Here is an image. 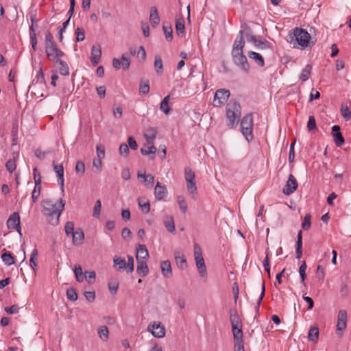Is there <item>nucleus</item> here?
I'll return each mask as SVG.
<instances>
[{
    "instance_id": "774afa93",
    "label": "nucleus",
    "mask_w": 351,
    "mask_h": 351,
    "mask_svg": "<svg viewBox=\"0 0 351 351\" xmlns=\"http://www.w3.org/2000/svg\"><path fill=\"white\" fill-rule=\"evenodd\" d=\"M56 44L53 40V36L50 32H47L45 35V46H49Z\"/></svg>"
},
{
    "instance_id": "603ef678",
    "label": "nucleus",
    "mask_w": 351,
    "mask_h": 351,
    "mask_svg": "<svg viewBox=\"0 0 351 351\" xmlns=\"http://www.w3.org/2000/svg\"><path fill=\"white\" fill-rule=\"evenodd\" d=\"M307 265L305 261H303L301 264L300 268H299V274L301 278V282H304L306 279V269Z\"/></svg>"
},
{
    "instance_id": "5fc2aeb1",
    "label": "nucleus",
    "mask_w": 351,
    "mask_h": 351,
    "mask_svg": "<svg viewBox=\"0 0 351 351\" xmlns=\"http://www.w3.org/2000/svg\"><path fill=\"white\" fill-rule=\"evenodd\" d=\"M119 154L123 157H127L129 154L130 150L128 145L126 143H122L119 149Z\"/></svg>"
},
{
    "instance_id": "7c9ffc66",
    "label": "nucleus",
    "mask_w": 351,
    "mask_h": 351,
    "mask_svg": "<svg viewBox=\"0 0 351 351\" xmlns=\"http://www.w3.org/2000/svg\"><path fill=\"white\" fill-rule=\"evenodd\" d=\"M114 265L117 267V269L118 271H121L123 269L128 270V266L126 264V261L124 258H121L120 257H115L113 260Z\"/></svg>"
},
{
    "instance_id": "f3484780",
    "label": "nucleus",
    "mask_w": 351,
    "mask_h": 351,
    "mask_svg": "<svg viewBox=\"0 0 351 351\" xmlns=\"http://www.w3.org/2000/svg\"><path fill=\"white\" fill-rule=\"evenodd\" d=\"M234 340V343H239V345H244L243 343V333L242 330V326H231Z\"/></svg>"
},
{
    "instance_id": "bf43d9fd",
    "label": "nucleus",
    "mask_w": 351,
    "mask_h": 351,
    "mask_svg": "<svg viewBox=\"0 0 351 351\" xmlns=\"http://www.w3.org/2000/svg\"><path fill=\"white\" fill-rule=\"evenodd\" d=\"M95 278L96 274L94 271L85 272V278L89 284H93L95 280Z\"/></svg>"
},
{
    "instance_id": "f257e3e1",
    "label": "nucleus",
    "mask_w": 351,
    "mask_h": 351,
    "mask_svg": "<svg viewBox=\"0 0 351 351\" xmlns=\"http://www.w3.org/2000/svg\"><path fill=\"white\" fill-rule=\"evenodd\" d=\"M43 213L47 218L48 222L56 226L59 222V218L64 210L65 202L62 199L55 202L52 199H44L41 203Z\"/></svg>"
},
{
    "instance_id": "c756f323",
    "label": "nucleus",
    "mask_w": 351,
    "mask_h": 351,
    "mask_svg": "<svg viewBox=\"0 0 351 351\" xmlns=\"http://www.w3.org/2000/svg\"><path fill=\"white\" fill-rule=\"evenodd\" d=\"M154 66L156 73L161 75L163 73V64L160 56H155Z\"/></svg>"
},
{
    "instance_id": "0e129e2a",
    "label": "nucleus",
    "mask_w": 351,
    "mask_h": 351,
    "mask_svg": "<svg viewBox=\"0 0 351 351\" xmlns=\"http://www.w3.org/2000/svg\"><path fill=\"white\" fill-rule=\"evenodd\" d=\"M33 174L35 185H41V176L36 167L33 169Z\"/></svg>"
},
{
    "instance_id": "58836bf2",
    "label": "nucleus",
    "mask_w": 351,
    "mask_h": 351,
    "mask_svg": "<svg viewBox=\"0 0 351 351\" xmlns=\"http://www.w3.org/2000/svg\"><path fill=\"white\" fill-rule=\"evenodd\" d=\"M311 69H312L311 65H310V64L306 65V66L302 70V71L300 75V79L302 82H306L308 79V77L311 75Z\"/></svg>"
},
{
    "instance_id": "69168bd1",
    "label": "nucleus",
    "mask_w": 351,
    "mask_h": 351,
    "mask_svg": "<svg viewBox=\"0 0 351 351\" xmlns=\"http://www.w3.org/2000/svg\"><path fill=\"white\" fill-rule=\"evenodd\" d=\"M75 171L77 174L83 175L85 172V165L82 161H77L75 165Z\"/></svg>"
},
{
    "instance_id": "a19ab883",
    "label": "nucleus",
    "mask_w": 351,
    "mask_h": 351,
    "mask_svg": "<svg viewBox=\"0 0 351 351\" xmlns=\"http://www.w3.org/2000/svg\"><path fill=\"white\" fill-rule=\"evenodd\" d=\"M138 205L141 210L147 213L150 210V205L149 202L145 201L144 198H138Z\"/></svg>"
},
{
    "instance_id": "423d86ee",
    "label": "nucleus",
    "mask_w": 351,
    "mask_h": 351,
    "mask_svg": "<svg viewBox=\"0 0 351 351\" xmlns=\"http://www.w3.org/2000/svg\"><path fill=\"white\" fill-rule=\"evenodd\" d=\"M45 53L47 58L55 63H58V61L64 56V52L58 47L56 43L45 46Z\"/></svg>"
},
{
    "instance_id": "3c124183",
    "label": "nucleus",
    "mask_w": 351,
    "mask_h": 351,
    "mask_svg": "<svg viewBox=\"0 0 351 351\" xmlns=\"http://www.w3.org/2000/svg\"><path fill=\"white\" fill-rule=\"evenodd\" d=\"M149 91V82L147 81L145 82H141L139 87V93L143 95H147Z\"/></svg>"
},
{
    "instance_id": "052dcab7",
    "label": "nucleus",
    "mask_w": 351,
    "mask_h": 351,
    "mask_svg": "<svg viewBox=\"0 0 351 351\" xmlns=\"http://www.w3.org/2000/svg\"><path fill=\"white\" fill-rule=\"evenodd\" d=\"M307 128L311 132L316 130V121L315 117L313 115H311L308 117Z\"/></svg>"
},
{
    "instance_id": "a878e982",
    "label": "nucleus",
    "mask_w": 351,
    "mask_h": 351,
    "mask_svg": "<svg viewBox=\"0 0 351 351\" xmlns=\"http://www.w3.org/2000/svg\"><path fill=\"white\" fill-rule=\"evenodd\" d=\"M92 53H91V58L90 60L92 64L94 66H96L98 64L99 61L100 60L101 56V51L99 47H97L95 46H93L92 47Z\"/></svg>"
},
{
    "instance_id": "bb28decb",
    "label": "nucleus",
    "mask_w": 351,
    "mask_h": 351,
    "mask_svg": "<svg viewBox=\"0 0 351 351\" xmlns=\"http://www.w3.org/2000/svg\"><path fill=\"white\" fill-rule=\"evenodd\" d=\"M157 135V130L154 128H148L144 133V138L147 140L148 143H153L154 140Z\"/></svg>"
},
{
    "instance_id": "72a5a7b5",
    "label": "nucleus",
    "mask_w": 351,
    "mask_h": 351,
    "mask_svg": "<svg viewBox=\"0 0 351 351\" xmlns=\"http://www.w3.org/2000/svg\"><path fill=\"white\" fill-rule=\"evenodd\" d=\"M1 259L3 262L8 266H10L14 263V258L10 252L5 251L1 255Z\"/></svg>"
},
{
    "instance_id": "0eeeda50",
    "label": "nucleus",
    "mask_w": 351,
    "mask_h": 351,
    "mask_svg": "<svg viewBox=\"0 0 351 351\" xmlns=\"http://www.w3.org/2000/svg\"><path fill=\"white\" fill-rule=\"evenodd\" d=\"M232 56L235 64L239 66L245 73L249 72L250 66L247 58L243 55V51H232Z\"/></svg>"
},
{
    "instance_id": "b1692460",
    "label": "nucleus",
    "mask_w": 351,
    "mask_h": 351,
    "mask_svg": "<svg viewBox=\"0 0 351 351\" xmlns=\"http://www.w3.org/2000/svg\"><path fill=\"white\" fill-rule=\"evenodd\" d=\"M296 258L300 259L302 256V232L300 230L297 236V241L295 244Z\"/></svg>"
},
{
    "instance_id": "a211bd4d",
    "label": "nucleus",
    "mask_w": 351,
    "mask_h": 351,
    "mask_svg": "<svg viewBox=\"0 0 351 351\" xmlns=\"http://www.w3.org/2000/svg\"><path fill=\"white\" fill-rule=\"evenodd\" d=\"M167 190L165 185L161 184L159 182H158L154 189V195L156 199L158 200H162L167 196Z\"/></svg>"
},
{
    "instance_id": "4d7b16f0",
    "label": "nucleus",
    "mask_w": 351,
    "mask_h": 351,
    "mask_svg": "<svg viewBox=\"0 0 351 351\" xmlns=\"http://www.w3.org/2000/svg\"><path fill=\"white\" fill-rule=\"evenodd\" d=\"M184 178L186 181L194 180H195V173L189 167H186L184 169Z\"/></svg>"
},
{
    "instance_id": "393cba45",
    "label": "nucleus",
    "mask_w": 351,
    "mask_h": 351,
    "mask_svg": "<svg viewBox=\"0 0 351 351\" xmlns=\"http://www.w3.org/2000/svg\"><path fill=\"white\" fill-rule=\"evenodd\" d=\"M136 272L138 276L141 277L146 276L149 273V268L147 265V261H137Z\"/></svg>"
},
{
    "instance_id": "37998d69",
    "label": "nucleus",
    "mask_w": 351,
    "mask_h": 351,
    "mask_svg": "<svg viewBox=\"0 0 351 351\" xmlns=\"http://www.w3.org/2000/svg\"><path fill=\"white\" fill-rule=\"evenodd\" d=\"M75 276L76 280L79 282H82L84 280L83 271L80 265H75L74 269Z\"/></svg>"
},
{
    "instance_id": "c9c22d12",
    "label": "nucleus",
    "mask_w": 351,
    "mask_h": 351,
    "mask_svg": "<svg viewBox=\"0 0 351 351\" xmlns=\"http://www.w3.org/2000/svg\"><path fill=\"white\" fill-rule=\"evenodd\" d=\"M248 56L250 58L253 59L256 61L258 65L261 66H263L265 64L264 60L261 55H260L258 53L254 52V51H250L248 53Z\"/></svg>"
},
{
    "instance_id": "338daca9",
    "label": "nucleus",
    "mask_w": 351,
    "mask_h": 351,
    "mask_svg": "<svg viewBox=\"0 0 351 351\" xmlns=\"http://www.w3.org/2000/svg\"><path fill=\"white\" fill-rule=\"evenodd\" d=\"M341 115L348 121L351 119V111L349 110L348 106H341Z\"/></svg>"
},
{
    "instance_id": "4be33fe9",
    "label": "nucleus",
    "mask_w": 351,
    "mask_h": 351,
    "mask_svg": "<svg viewBox=\"0 0 351 351\" xmlns=\"http://www.w3.org/2000/svg\"><path fill=\"white\" fill-rule=\"evenodd\" d=\"M71 236L74 245H80L83 243L84 239V234L81 228L76 229Z\"/></svg>"
},
{
    "instance_id": "8fccbe9b",
    "label": "nucleus",
    "mask_w": 351,
    "mask_h": 351,
    "mask_svg": "<svg viewBox=\"0 0 351 351\" xmlns=\"http://www.w3.org/2000/svg\"><path fill=\"white\" fill-rule=\"evenodd\" d=\"M178 202L179 204V207L182 213H186L187 211V203L183 197L179 196L178 197Z\"/></svg>"
},
{
    "instance_id": "f03ea898",
    "label": "nucleus",
    "mask_w": 351,
    "mask_h": 351,
    "mask_svg": "<svg viewBox=\"0 0 351 351\" xmlns=\"http://www.w3.org/2000/svg\"><path fill=\"white\" fill-rule=\"evenodd\" d=\"M288 41L295 47L298 45L301 49L314 45L315 42L311 40V38L308 32L301 27H295L291 34L289 35Z\"/></svg>"
},
{
    "instance_id": "39448f33",
    "label": "nucleus",
    "mask_w": 351,
    "mask_h": 351,
    "mask_svg": "<svg viewBox=\"0 0 351 351\" xmlns=\"http://www.w3.org/2000/svg\"><path fill=\"white\" fill-rule=\"evenodd\" d=\"M194 256L199 275L202 277L206 276L207 274L206 267L202 256L201 248L198 244L194 245Z\"/></svg>"
},
{
    "instance_id": "de8ad7c7",
    "label": "nucleus",
    "mask_w": 351,
    "mask_h": 351,
    "mask_svg": "<svg viewBox=\"0 0 351 351\" xmlns=\"http://www.w3.org/2000/svg\"><path fill=\"white\" fill-rule=\"evenodd\" d=\"M5 167L10 173H12L14 171H15L16 168V165L14 157L13 158V159H10L6 162Z\"/></svg>"
},
{
    "instance_id": "473e14b6",
    "label": "nucleus",
    "mask_w": 351,
    "mask_h": 351,
    "mask_svg": "<svg viewBox=\"0 0 351 351\" xmlns=\"http://www.w3.org/2000/svg\"><path fill=\"white\" fill-rule=\"evenodd\" d=\"M99 338L104 342L109 339V330L106 326H101L98 328Z\"/></svg>"
},
{
    "instance_id": "1a4fd4ad",
    "label": "nucleus",
    "mask_w": 351,
    "mask_h": 351,
    "mask_svg": "<svg viewBox=\"0 0 351 351\" xmlns=\"http://www.w3.org/2000/svg\"><path fill=\"white\" fill-rule=\"evenodd\" d=\"M7 228L8 229L16 230L21 236V228L20 223V216L17 212L13 213L8 218L6 222Z\"/></svg>"
},
{
    "instance_id": "f704fd0d",
    "label": "nucleus",
    "mask_w": 351,
    "mask_h": 351,
    "mask_svg": "<svg viewBox=\"0 0 351 351\" xmlns=\"http://www.w3.org/2000/svg\"><path fill=\"white\" fill-rule=\"evenodd\" d=\"M37 256H38V250L36 248H34L31 254V256H30V259H29V265H30V267L33 269L35 274L36 271V267L38 266Z\"/></svg>"
},
{
    "instance_id": "c85d7f7f",
    "label": "nucleus",
    "mask_w": 351,
    "mask_h": 351,
    "mask_svg": "<svg viewBox=\"0 0 351 351\" xmlns=\"http://www.w3.org/2000/svg\"><path fill=\"white\" fill-rule=\"evenodd\" d=\"M149 20L154 27H156L160 23L159 15L157 9L155 7H153L151 9Z\"/></svg>"
},
{
    "instance_id": "4468645a",
    "label": "nucleus",
    "mask_w": 351,
    "mask_h": 351,
    "mask_svg": "<svg viewBox=\"0 0 351 351\" xmlns=\"http://www.w3.org/2000/svg\"><path fill=\"white\" fill-rule=\"evenodd\" d=\"M340 130L341 128L339 125H335L332 127V136L333 137L335 144L337 147H341L345 143L344 138L343 137Z\"/></svg>"
},
{
    "instance_id": "ea45409f",
    "label": "nucleus",
    "mask_w": 351,
    "mask_h": 351,
    "mask_svg": "<svg viewBox=\"0 0 351 351\" xmlns=\"http://www.w3.org/2000/svg\"><path fill=\"white\" fill-rule=\"evenodd\" d=\"M184 21L183 19H177L176 21V29L178 36L184 33Z\"/></svg>"
},
{
    "instance_id": "dca6fc26",
    "label": "nucleus",
    "mask_w": 351,
    "mask_h": 351,
    "mask_svg": "<svg viewBox=\"0 0 351 351\" xmlns=\"http://www.w3.org/2000/svg\"><path fill=\"white\" fill-rule=\"evenodd\" d=\"M245 46V40H244V36H243V31L240 30L239 32V34L237 37L236 38L232 50V51H243V47Z\"/></svg>"
},
{
    "instance_id": "e2e57ef3",
    "label": "nucleus",
    "mask_w": 351,
    "mask_h": 351,
    "mask_svg": "<svg viewBox=\"0 0 351 351\" xmlns=\"http://www.w3.org/2000/svg\"><path fill=\"white\" fill-rule=\"evenodd\" d=\"M75 34H76V41L77 42H81L83 41L85 39L84 36V31L81 27H77L75 29Z\"/></svg>"
},
{
    "instance_id": "aec40b11",
    "label": "nucleus",
    "mask_w": 351,
    "mask_h": 351,
    "mask_svg": "<svg viewBox=\"0 0 351 351\" xmlns=\"http://www.w3.org/2000/svg\"><path fill=\"white\" fill-rule=\"evenodd\" d=\"M53 168L56 171L58 180L59 184L62 191H64V168L62 165H55L53 162Z\"/></svg>"
},
{
    "instance_id": "7ed1b4c3",
    "label": "nucleus",
    "mask_w": 351,
    "mask_h": 351,
    "mask_svg": "<svg viewBox=\"0 0 351 351\" xmlns=\"http://www.w3.org/2000/svg\"><path fill=\"white\" fill-rule=\"evenodd\" d=\"M241 115V107L237 101L230 100L226 106V118L228 120V126L230 128H235Z\"/></svg>"
},
{
    "instance_id": "864d4df0",
    "label": "nucleus",
    "mask_w": 351,
    "mask_h": 351,
    "mask_svg": "<svg viewBox=\"0 0 351 351\" xmlns=\"http://www.w3.org/2000/svg\"><path fill=\"white\" fill-rule=\"evenodd\" d=\"M101 208V202L100 200H97L93 208V216L96 218H99L100 216V212Z\"/></svg>"
},
{
    "instance_id": "e433bc0d",
    "label": "nucleus",
    "mask_w": 351,
    "mask_h": 351,
    "mask_svg": "<svg viewBox=\"0 0 351 351\" xmlns=\"http://www.w3.org/2000/svg\"><path fill=\"white\" fill-rule=\"evenodd\" d=\"M59 64V73L62 75L67 76L69 75V68L67 63L62 60L58 61Z\"/></svg>"
},
{
    "instance_id": "ddd939ff",
    "label": "nucleus",
    "mask_w": 351,
    "mask_h": 351,
    "mask_svg": "<svg viewBox=\"0 0 351 351\" xmlns=\"http://www.w3.org/2000/svg\"><path fill=\"white\" fill-rule=\"evenodd\" d=\"M112 65L116 69H119L122 66V69L126 71L130 68V61L123 53L121 56V60L115 58L112 60Z\"/></svg>"
},
{
    "instance_id": "680f3d73",
    "label": "nucleus",
    "mask_w": 351,
    "mask_h": 351,
    "mask_svg": "<svg viewBox=\"0 0 351 351\" xmlns=\"http://www.w3.org/2000/svg\"><path fill=\"white\" fill-rule=\"evenodd\" d=\"M186 186L188 191L191 193L194 194L197 192V186L195 180L186 181Z\"/></svg>"
},
{
    "instance_id": "9d476101",
    "label": "nucleus",
    "mask_w": 351,
    "mask_h": 351,
    "mask_svg": "<svg viewBox=\"0 0 351 351\" xmlns=\"http://www.w3.org/2000/svg\"><path fill=\"white\" fill-rule=\"evenodd\" d=\"M347 312L345 310H340L338 313L337 316V334L339 336H341L343 330L346 328L347 326Z\"/></svg>"
},
{
    "instance_id": "13d9d810",
    "label": "nucleus",
    "mask_w": 351,
    "mask_h": 351,
    "mask_svg": "<svg viewBox=\"0 0 351 351\" xmlns=\"http://www.w3.org/2000/svg\"><path fill=\"white\" fill-rule=\"evenodd\" d=\"M311 215L306 214L304 218V220L302 223V228L304 230H308L311 227Z\"/></svg>"
},
{
    "instance_id": "5701e85b",
    "label": "nucleus",
    "mask_w": 351,
    "mask_h": 351,
    "mask_svg": "<svg viewBox=\"0 0 351 351\" xmlns=\"http://www.w3.org/2000/svg\"><path fill=\"white\" fill-rule=\"evenodd\" d=\"M162 274L165 278H170L172 276V269L169 261H164L160 263Z\"/></svg>"
},
{
    "instance_id": "2eb2a0df",
    "label": "nucleus",
    "mask_w": 351,
    "mask_h": 351,
    "mask_svg": "<svg viewBox=\"0 0 351 351\" xmlns=\"http://www.w3.org/2000/svg\"><path fill=\"white\" fill-rule=\"evenodd\" d=\"M149 258V253L146 246L143 244H138L136 247V259L137 261H147Z\"/></svg>"
},
{
    "instance_id": "2f4dec72",
    "label": "nucleus",
    "mask_w": 351,
    "mask_h": 351,
    "mask_svg": "<svg viewBox=\"0 0 351 351\" xmlns=\"http://www.w3.org/2000/svg\"><path fill=\"white\" fill-rule=\"evenodd\" d=\"M170 99V95H167L162 100L160 104V110L163 112L165 114H168L171 110L169 106V101Z\"/></svg>"
},
{
    "instance_id": "49530a36",
    "label": "nucleus",
    "mask_w": 351,
    "mask_h": 351,
    "mask_svg": "<svg viewBox=\"0 0 351 351\" xmlns=\"http://www.w3.org/2000/svg\"><path fill=\"white\" fill-rule=\"evenodd\" d=\"M41 191V185H35L32 193V199L34 203L36 202Z\"/></svg>"
},
{
    "instance_id": "c03bdc74",
    "label": "nucleus",
    "mask_w": 351,
    "mask_h": 351,
    "mask_svg": "<svg viewBox=\"0 0 351 351\" xmlns=\"http://www.w3.org/2000/svg\"><path fill=\"white\" fill-rule=\"evenodd\" d=\"M162 29L167 41L170 42L173 40V29L171 26L162 25Z\"/></svg>"
},
{
    "instance_id": "6e6d98bb",
    "label": "nucleus",
    "mask_w": 351,
    "mask_h": 351,
    "mask_svg": "<svg viewBox=\"0 0 351 351\" xmlns=\"http://www.w3.org/2000/svg\"><path fill=\"white\" fill-rule=\"evenodd\" d=\"M156 152V147L154 145H151L147 147H143L141 149V152L144 156H147L151 154H155Z\"/></svg>"
},
{
    "instance_id": "cd10ccee",
    "label": "nucleus",
    "mask_w": 351,
    "mask_h": 351,
    "mask_svg": "<svg viewBox=\"0 0 351 351\" xmlns=\"http://www.w3.org/2000/svg\"><path fill=\"white\" fill-rule=\"evenodd\" d=\"M319 328L317 326H311L308 334V339L310 341L317 342L319 338Z\"/></svg>"
},
{
    "instance_id": "412c9836",
    "label": "nucleus",
    "mask_w": 351,
    "mask_h": 351,
    "mask_svg": "<svg viewBox=\"0 0 351 351\" xmlns=\"http://www.w3.org/2000/svg\"><path fill=\"white\" fill-rule=\"evenodd\" d=\"M230 321L231 326H242L241 319L237 311L234 309L230 310Z\"/></svg>"
},
{
    "instance_id": "a18cd8bd",
    "label": "nucleus",
    "mask_w": 351,
    "mask_h": 351,
    "mask_svg": "<svg viewBox=\"0 0 351 351\" xmlns=\"http://www.w3.org/2000/svg\"><path fill=\"white\" fill-rule=\"evenodd\" d=\"M67 299L70 301L75 302L77 300V294L74 288H69L66 291Z\"/></svg>"
},
{
    "instance_id": "4c0bfd02",
    "label": "nucleus",
    "mask_w": 351,
    "mask_h": 351,
    "mask_svg": "<svg viewBox=\"0 0 351 351\" xmlns=\"http://www.w3.org/2000/svg\"><path fill=\"white\" fill-rule=\"evenodd\" d=\"M164 224L167 230L171 232H175L174 221L172 217H167L164 220Z\"/></svg>"
},
{
    "instance_id": "6ab92c4d",
    "label": "nucleus",
    "mask_w": 351,
    "mask_h": 351,
    "mask_svg": "<svg viewBox=\"0 0 351 351\" xmlns=\"http://www.w3.org/2000/svg\"><path fill=\"white\" fill-rule=\"evenodd\" d=\"M174 258L176 262L177 266L181 269H184L187 267L186 260L182 252L180 251H176L174 253Z\"/></svg>"
},
{
    "instance_id": "20e7f679",
    "label": "nucleus",
    "mask_w": 351,
    "mask_h": 351,
    "mask_svg": "<svg viewBox=\"0 0 351 351\" xmlns=\"http://www.w3.org/2000/svg\"><path fill=\"white\" fill-rule=\"evenodd\" d=\"M253 127V115L252 113H248L241 121V132L247 142L252 141L254 138L252 134Z\"/></svg>"
},
{
    "instance_id": "79ce46f5",
    "label": "nucleus",
    "mask_w": 351,
    "mask_h": 351,
    "mask_svg": "<svg viewBox=\"0 0 351 351\" xmlns=\"http://www.w3.org/2000/svg\"><path fill=\"white\" fill-rule=\"evenodd\" d=\"M143 178L144 179L145 182L147 184L152 185L154 182V177L152 174H147L145 173H141L140 172H138V178Z\"/></svg>"
},
{
    "instance_id": "6e6552de",
    "label": "nucleus",
    "mask_w": 351,
    "mask_h": 351,
    "mask_svg": "<svg viewBox=\"0 0 351 351\" xmlns=\"http://www.w3.org/2000/svg\"><path fill=\"white\" fill-rule=\"evenodd\" d=\"M230 96V92L229 90L220 88L218 89L214 96V106H221L222 104L226 103Z\"/></svg>"
},
{
    "instance_id": "9b49d317",
    "label": "nucleus",
    "mask_w": 351,
    "mask_h": 351,
    "mask_svg": "<svg viewBox=\"0 0 351 351\" xmlns=\"http://www.w3.org/2000/svg\"><path fill=\"white\" fill-rule=\"evenodd\" d=\"M147 330L151 332L154 337L161 338L165 335V329L164 326L160 323L154 322L148 326Z\"/></svg>"
},
{
    "instance_id": "f8f14e48",
    "label": "nucleus",
    "mask_w": 351,
    "mask_h": 351,
    "mask_svg": "<svg viewBox=\"0 0 351 351\" xmlns=\"http://www.w3.org/2000/svg\"><path fill=\"white\" fill-rule=\"evenodd\" d=\"M298 188V182L293 175L290 174L289 176L288 180L285 185L282 192L284 194L287 195H290L294 191H296Z\"/></svg>"
},
{
    "instance_id": "09e8293b",
    "label": "nucleus",
    "mask_w": 351,
    "mask_h": 351,
    "mask_svg": "<svg viewBox=\"0 0 351 351\" xmlns=\"http://www.w3.org/2000/svg\"><path fill=\"white\" fill-rule=\"evenodd\" d=\"M64 230L68 237L72 235L75 231L74 230V223L72 221H67L64 226Z\"/></svg>"
}]
</instances>
